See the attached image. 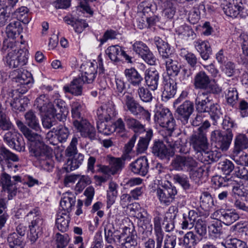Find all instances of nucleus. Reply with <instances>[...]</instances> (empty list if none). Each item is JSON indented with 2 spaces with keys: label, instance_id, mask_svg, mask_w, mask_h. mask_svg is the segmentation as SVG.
<instances>
[{
  "label": "nucleus",
  "instance_id": "obj_1",
  "mask_svg": "<svg viewBox=\"0 0 248 248\" xmlns=\"http://www.w3.org/2000/svg\"><path fill=\"white\" fill-rule=\"evenodd\" d=\"M73 125L80 133L82 137L91 140L97 139L95 128L86 119L83 118V104L78 101L72 102L70 105Z\"/></svg>",
  "mask_w": 248,
  "mask_h": 248
},
{
  "label": "nucleus",
  "instance_id": "obj_2",
  "mask_svg": "<svg viewBox=\"0 0 248 248\" xmlns=\"http://www.w3.org/2000/svg\"><path fill=\"white\" fill-rule=\"evenodd\" d=\"M29 150L31 155L35 157L42 169L48 172L52 170L54 166L52 159V150L43 140L29 146Z\"/></svg>",
  "mask_w": 248,
  "mask_h": 248
},
{
  "label": "nucleus",
  "instance_id": "obj_3",
  "mask_svg": "<svg viewBox=\"0 0 248 248\" xmlns=\"http://www.w3.org/2000/svg\"><path fill=\"white\" fill-rule=\"evenodd\" d=\"M2 49L8 52L5 61L10 67H21L26 64L27 58L26 52L23 49L16 50L13 42L4 41Z\"/></svg>",
  "mask_w": 248,
  "mask_h": 248
},
{
  "label": "nucleus",
  "instance_id": "obj_4",
  "mask_svg": "<svg viewBox=\"0 0 248 248\" xmlns=\"http://www.w3.org/2000/svg\"><path fill=\"white\" fill-rule=\"evenodd\" d=\"M27 217L31 220L29 225L30 232L28 237L33 244L42 234L43 219L40 215V211L37 208L31 210Z\"/></svg>",
  "mask_w": 248,
  "mask_h": 248
},
{
  "label": "nucleus",
  "instance_id": "obj_5",
  "mask_svg": "<svg viewBox=\"0 0 248 248\" xmlns=\"http://www.w3.org/2000/svg\"><path fill=\"white\" fill-rule=\"evenodd\" d=\"M198 162L189 155H176L172 160L170 166L177 171H188L198 167Z\"/></svg>",
  "mask_w": 248,
  "mask_h": 248
},
{
  "label": "nucleus",
  "instance_id": "obj_6",
  "mask_svg": "<svg viewBox=\"0 0 248 248\" xmlns=\"http://www.w3.org/2000/svg\"><path fill=\"white\" fill-rule=\"evenodd\" d=\"M161 220V219L159 216L154 218L155 239L148 237L146 240H143L144 248H162L163 233Z\"/></svg>",
  "mask_w": 248,
  "mask_h": 248
},
{
  "label": "nucleus",
  "instance_id": "obj_7",
  "mask_svg": "<svg viewBox=\"0 0 248 248\" xmlns=\"http://www.w3.org/2000/svg\"><path fill=\"white\" fill-rule=\"evenodd\" d=\"M155 121L164 129H169V133L175 129V120L172 114L167 108L157 111L155 115Z\"/></svg>",
  "mask_w": 248,
  "mask_h": 248
},
{
  "label": "nucleus",
  "instance_id": "obj_8",
  "mask_svg": "<svg viewBox=\"0 0 248 248\" xmlns=\"http://www.w3.org/2000/svg\"><path fill=\"white\" fill-rule=\"evenodd\" d=\"M124 120L128 128L132 129L135 134L132 137L129 142L125 144V151L127 154L130 153L134 146L137 139V133H141L145 131L144 125L138 120L131 117L125 116Z\"/></svg>",
  "mask_w": 248,
  "mask_h": 248
},
{
  "label": "nucleus",
  "instance_id": "obj_9",
  "mask_svg": "<svg viewBox=\"0 0 248 248\" xmlns=\"http://www.w3.org/2000/svg\"><path fill=\"white\" fill-rule=\"evenodd\" d=\"M13 81L16 84L17 87L20 86L22 89L17 88V90L22 93H26L29 88L28 85L32 82V78L31 73L23 68H18L13 72Z\"/></svg>",
  "mask_w": 248,
  "mask_h": 248
},
{
  "label": "nucleus",
  "instance_id": "obj_10",
  "mask_svg": "<svg viewBox=\"0 0 248 248\" xmlns=\"http://www.w3.org/2000/svg\"><path fill=\"white\" fill-rule=\"evenodd\" d=\"M232 137V132L223 134L219 130H215L212 132L211 139L217 149L225 151L229 148Z\"/></svg>",
  "mask_w": 248,
  "mask_h": 248
},
{
  "label": "nucleus",
  "instance_id": "obj_11",
  "mask_svg": "<svg viewBox=\"0 0 248 248\" xmlns=\"http://www.w3.org/2000/svg\"><path fill=\"white\" fill-rule=\"evenodd\" d=\"M194 111V104L190 101L186 100L181 104L176 110V117L182 124L186 125L188 122L190 116Z\"/></svg>",
  "mask_w": 248,
  "mask_h": 248
},
{
  "label": "nucleus",
  "instance_id": "obj_12",
  "mask_svg": "<svg viewBox=\"0 0 248 248\" xmlns=\"http://www.w3.org/2000/svg\"><path fill=\"white\" fill-rule=\"evenodd\" d=\"M177 193L176 187L170 184L165 185L157 189V195L160 202L167 205L172 202Z\"/></svg>",
  "mask_w": 248,
  "mask_h": 248
},
{
  "label": "nucleus",
  "instance_id": "obj_13",
  "mask_svg": "<svg viewBox=\"0 0 248 248\" xmlns=\"http://www.w3.org/2000/svg\"><path fill=\"white\" fill-rule=\"evenodd\" d=\"M190 145L197 152H204L208 148V143L204 132H195L191 137Z\"/></svg>",
  "mask_w": 248,
  "mask_h": 248
},
{
  "label": "nucleus",
  "instance_id": "obj_14",
  "mask_svg": "<svg viewBox=\"0 0 248 248\" xmlns=\"http://www.w3.org/2000/svg\"><path fill=\"white\" fill-rule=\"evenodd\" d=\"M152 152L161 159H170L174 155V151L168 148L162 140H154L152 147Z\"/></svg>",
  "mask_w": 248,
  "mask_h": 248
},
{
  "label": "nucleus",
  "instance_id": "obj_15",
  "mask_svg": "<svg viewBox=\"0 0 248 248\" xmlns=\"http://www.w3.org/2000/svg\"><path fill=\"white\" fill-rule=\"evenodd\" d=\"M149 169L148 160L145 156L140 157L131 162L129 165V169L136 175L145 176Z\"/></svg>",
  "mask_w": 248,
  "mask_h": 248
},
{
  "label": "nucleus",
  "instance_id": "obj_16",
  "mask_svg": "<svg viewBox=\"0 0 248 248\" xmlns=\"http://www.w3.org/2000/svg\"><path fill=\"white\" fill-rule=\"evenodd\" d=\"M212 216L219 219L226 225H230L239 218V216L234 210L220 209L215 212Z\"/></svg>",
  "mask_w": 248,
  "mask_h": 248
},
{
  "label": "nucleus",
  "instance_id": "obj_17",
  "mask_svg": "<svg viewBox=\"0 0 248 248\" xmlns=\"http://www.w3.org/2000/svg\"><path fill=\"white\" fill-rule=\"evenodd\" d=\"M214 180L215 185L218 187L232 186V192L234 194L242 197H245L246 195L245 192L246 188L243 186H239L238 184L235 186V182L232 179L221 177H217L214 178Z\"/></svg>",
  "mask_w": 248,
  "mask_h": 248
},
{
  "label": "nucleus",
  "instance_id": "obj_18",
  "mask_svg": "<svg viewBox=\"0 0 248 248\" xmlns=\"http://www.w3.org/2000/svg\"><path fill=\"white\" fill-rule=\"evenodd\" d=\"M105 53L109 59L114 62H118L124 58L128 62H131V57L127 55L122 47L118 45L111 46L107 48Z\"/></svg>",
  "mask_w": 248,
  "mask_h": 248
},
{
  "label": "nucleus",
  "instance_id": "obj_19",
  "mask_svg": "<svg viewBox=\"0 0 248 248\" xmlns=\"http://www.w3.org/2000/svg\"><path fill=\"white\" fill-rule=\"evenodd\" d=\"M8 193V199L11 200L16 195L17 188L15 183L11 180V176L3 170L0 175V186Z\"/></svg>",
  "mask_w": 248,
  "mask_h": 248
},
{
  "label": "nucleus",
  "instance_id": "obj_20",
  "mask_svg": "<svg viewBox=\"0 0 248 248\" xmlns=\"http://www.w3.org/2000/svg\"><path fill=\"white\" fill-rule=\"evenodd\" d=\"M16 124L21 132L29 140V147L43 140V138L40 135L32 132V130L27 127L20 120H16Z\"/></svg>",
  "mask_w": 248,
  "mask_h": 248
},
{
  "label": "nucleus",
  "instance_id": "obj_21",
  "mask_svg": "<svg viewBox=\"0 0 248 248\" xmlns=\"http://www.w3.org/2000/svg\"><path fill=\"white\" fill-rule=\"evenodd\" d=\"M210 82L209 77L203 71L197 73L193 78V84L194 88L196 90H206Z\"/></svg>",
  "mask_w": 248,
  "mask_h": 248
},
{
  "label": "nucleus",
  "instance_id": "obj_22",
  "mask_svg": "<svg viewBox=\"0 0 248 248\" xmlns=\"http://www.w3.org/2000/svg\"><path fill=\"white\" fill-rule=\"evenodd\" d=\"M208 92H203L199 93L195 99L196 108L198 112H207L209 109V106H210L212 102L207 96Z\"/></svg>",
  "mask_w": 248,
  "mask_h": 248
},
{
  "label": "nucleus",
  "instance_id": "obj_23",
  "mask_svg": "<svg viewBox=\"0 0 248 248\" xmlns=\"http://www.w3.org/2000/svg\"><path fill=\"white\" fill-rule=\"evenodd\" d=\"M154 42L155 45L158 53L164 60L173 55L172 53L170 45L159 37H155Z\"/></svg>",
  "mask_w": 248,
  "mask_h": 248
},
{
  "label": "nucleus",
  "instance_id": "obj_24",
  "mask_svg": "<svg viewBox=\"0 0 248 248\" xmlns=\"http://www.w3.org/2000/svg\"><path fill=\"white\" fill-rule=\"evenodd\" d=\"M176 83L171 78L164 81L163 91L162 93V100L166 102L174 97L177 91Z\"/></svg>",
  "mask_w": 248,
  "mask_h": 248
},
{
  "label": "nucleus",
  "instance_id": "obj_25",
  "mask_svg": "<svg viewBox=\"0 0 248 248\" xmlns=\"http://www.w3.org/2000/svg\"><path fill=\"white\" fill-rule=\"evenodd\" d=\"M125 104L127 109L134 116H137L140 115L141 111H143L142 107L133 96L128 93L125 95Z\"/></svg>",
  "mask_w": 248,
  "mask_h": 248
},
{
  "label": "nucleus",
  "instance_id": "obj_26",
  "mask_svg": "<svg viewBox=\"0 0 248 248\" xmlns=\"http://www.w3.org/2000/svg\"><path fill=\"white\" fill-rule=\"evenodd\" d=\"M124 75L127 81L133 86L141 85L143 78L138 71L134 68L125 69Z\"/></svg>",
  "mask_w": 248,
  "mask_h": 248
},
{
  "label": "nucleus",
  "instance_id": "obj_27",
  "mask_svg": "<svg viewBox=\"0 0 248 248\" xmlns=\"http://www.w3.org/2000/svg\"><path fill=\"white\" fill-rule=\"evenodd\" d=\"M226 3L223 8L225 14L230 17H236L242 8L238 4L237 0H226Z\"/></svg>",
  "mask_w": 248,
  "mask_h": 248
},
{
  "label": "nucleus",
  "instance_id": "obj_28",
  "mask_svg": "<svg viewBox=\"0 0 248 248\" xmlns=\"http://www.w3.org/2000/svg\"><path fill=\"white\" fill-rule=\"evenodd\" d=\"M248 149V138L243 134L236 135L234 140L233 155H238L244 150Z\"/></svg>",
  "mask_w": 248,
  "mask_h": 248
},
{
  "label": "nucleus",
  "instance_id": "obj_29",
  "mask_svg": "<svg viewBox=\"0 0 248 248\" xmlns=\"http://www.w3.org/2000/svg\"><path fill=\"white\" fill-rule=\"evenodd\" d=\"M105 237L106 241L109 244L118 245L121 243V239L124 237V231L121 234L118 232H113L109 225H107L104 228Z\"/></svg>",
  "mask_w": 248,
  "mask_h": 248
},
{
  "label": "nucleus",
  "instance_id": "obj_30",
  "mask_svg": "<svg viewBox=\"0 0 248 248\" xmlns=\"http://www.w3.org/2000/svg\"><path fill=\"white\" fill-rule=\"evenodd\" d=\"M70 221L69 214L65 212H58L56 218V226L57 229L62 232H66L69 228Z\"/></svg>",
  "mask_w": 248,
  "mask_h": 248
},
{
  "label": "nucleus",
  "instance_id": "obj_31",
  "mask_svg": "<svg viewBox=\"0 0 248 248\" xmlns=\"http://www.w3.org/2000/svg\"><path fill=\"white\" fill-rule=\"evenodd\" d=\"M173 55L164 60L168 74L170 76H176L180 72L181 64L173 59Z\"/></svg>",
  "mask_w": 248,
  "mask_h": 248
},
{
  "label": "nucleus",
  "instance_id": "obj_32",
  "mask_svg": "<svg viewBox=\"0 0 248 248\" xmlns=\"http://www.w3.org/2000/svg\"><path fill=\"white\" fill-rule=\"evenodd\" d=\"M84 83L81 78H78L73 79L69 86H64L63 90L65 93H69L74 95H80L82 93Z\"/></svg>",
  "mask_w": 248,
  "mask_h": 248
},
{
  "label": "nucleus",
  "instance_id": "obj_33",
  "mask_svg": "<svg viewBox=\"0 0 248 248\" xmlns=\"http://www.w3.org/2000/svg\"><path fill=\"white\" fill-rule=\"evenodd\" d=\"M23 31L21 22L18 20L10 22L6 27L5 32L9 38L14 39L18 36Z\"/></svg>",
  "mask_w": 248,
  "mask_h": 248
},
{
  "label": "nucleus",
  "instance_id": "obj_34",
  "mask_svg": "<svg viewBox=\"0 0 248 248\" xmlns=\"http://www.w3.org/2000/svg\"><path fill=\"white\" fill-rule=\"evenodd\" d=\"M24 117L25 119V124L30 128L36 132L41 131L39 119L34 112L31 110L28 111L25 113Z\"/></svg>",
  "mask_w": 248,
  "mask_h": 248
},
{
  "label": "nucleus",
  "instance_id": "obj_35",
  "mask_svg": "<svg viewBox=\"0 0 248 248\" xmlns=\"http://www.w3.org/2000/svg\"><path fill=\"white\" fill-rule=\"evenodd\" d=\"M159 78V75L157 71L149 70L146 72L145 80L146 85L152 91L157 89Z\"/></svg>",
  "mask_w": 248,
  "mask_h": 248
},
{
  "label": "nucleus",
  "instance_id": "obj_36",
  "mask_svg": "<svg viewBox=\"0 0 248 248\" xmlns=\"http://www.w3.org/2000/svg\"><path fill=\"white\" fill-rule=\"evenodd\" d=\"M34 106L41 113H49V111H52V104L45 95L38 97L35 100Z\"/></svg>",
  "mask_w": 248,
  "mask_h": 248
},
{
  "label": "nucleus",
  "instance_id": "obj_37",
  "mask_svg": "<svg viewBox=\"0 0 248 248\" xmlns=\"http://www.w3.org/2000/svg\"><path fill=\"white\" fill-rule=\"evenodd\" d=\"M107 160L111 167L112 175L119 173L124 167L125 160L122 158L114 157L110 155H108Z\"/></svg>",
  "mask_w": 248,
  "mask_h": 248
},
{
  "label": "nucleus",
  "instance_id": "obj_38",
  "mask_svg": "<svg viewBox=\"0 0 248 248\" xmlns=\"http://www.w3.org/2000/svg\"><path fill=\"white\" fill-rule=\"evenodd\" d=\"M195 46L204 60H207L211 54L212 50L208 42L198 40L195 42Z\"/></svg>",
  "mask_w": 248,
  "mask_h": 248
},
{
  "label": "nucleus",
  "instance_id": "obj_39",
  "mask_svg": "<svg viewBox=\"0 0 248 248\" xmlns=\"http://www.w3.org/2000/svg\"><path fill=\"white\" fill-rule=\"evenodd\" d=\"M152 137L153 131L151 129H149L146 131V136L144 137L140 138L136 148V151L138 154H141L147 150Z\"/></svg>",
  "mask_w": 248,
  "mask_h": 248
},
{
  "label": "nucleus",
  "instance_id": "obj_40",
  "mask_svg": "<svg viewBox=\"0 0 248 248\" xmlns=\"http://www.w3.org/2000/svg\"><path fill=\"white\" fill-rule=\"evenodd\" d=\"M201 240L193 232H188L183 237V245L186 248H195Z\"/></svg>",
  "mask_w": 248,
  "mask_h": 248
},
{
  "label": "nucleus",
  "instance_id": "obj_41",
  "mask_svg": "<svg viewBox=\"0 0 248 248\" xmlns=\"http://www.w3.org/2000/svg\"><path fill=\"white\" fill-rule=\"evenodd\" d=\"M18 156L7 149L3 145H0V164L4 162L12 161L18 162Z\"/></svg>",
  "mask_w": 248,
  "mask_h": 248
},
{
  "label": "nucleus",
  "instance_id": "obj_42",
  "mask_svg": "<svg viewBox=\"0 0 248 248\" xmlns=\"http://www.w3.org/2000/svg\"><path fill=\"white\" fill-rule=\"evenodd\" d=\"M124 237L123 239L125 240V242L123 245L129 246L133 248H137V236L136 232L134 231L130 232V229L125 227L124 229Z\"/></svg>",
  "mask_w": 248,
  "mask_h": 248
},
{
  "label": "nucleus",
  "instance_id": "obj_43",
  "mask_svg": "<svg viewBox=\"0 0 248 248\" xmlns=\"http://www.w3.org/2000/svg\"><path fill=\"white\" fill-rule=\"evenodd\" d=\"M24 238L18 236L16 232L11 233L7 237V241L10 248H23L25 246Z\"/></svg>",
  "mask_w": 248,
  "mask_h": 248
},
{
  "label": "nucleus",
  "instance_id": "obj_44",
  "mask_svg": "<svg viewBox=\"0 0 248 248\" xmlns=\"http://www.w3.org/2000/svg\"><path fill=\"white\" fill-rule=\"evenodd\" d=\"M84 160V155L78 153L73 155V157L71 159H68L67 163L66 170L67 171L75 170L78 168L81 165Z\"/></svg>",
  "mask_w": 248,
  "mask_h": 248
},
{
  "label": "nucleus",
  "instance_id": "obj_45",
  "mask_svg": "<svg viewBox=\"0 0 248 248\" xmlns=\"http://www.w3.org/2000/svg\"><path fill=\"white\" fill-rule=\"evenodd\" d=\"M209 107V108L207 112L210 115L212 120L214 121L213 124H216V123H217V121L219 120L222 116L220 107L217 103L212 102Z\"/></svg>",
  "mask_w": 248,
  "mask_h": 248
},
{
  "label": "nucleus",
  "instance_id": "obj_46",
  "mask_svg": "<svg viewBox=\"0 0 248 248\" xmlns=\"http://www.w3.org/2000/svg\"><path fill=\"white\" fill-rule=\"evenodd\" d=\"M208 232L211 237L215 238H219L223 233L221 222L218 221H213L208 226Z\"/></svg>",
  "mask_w": 248,
  "mask_h": 248
},
{
  "label": "nucleus",
  "instance_id": "obj_47",
  "mask_svg": "<svg viewBox=\"0 0 248 248\" xmlns=\"http://www.w3.org/2000/svg\"><path fill=\"white\" fill-rule=\"evenodd\" d=\"M214 205V202L211 194L208 192H203L200 197V206L202 208L207 211Z\"/></svg>",
  "mask_w": 248,
  "mask_h": 248
},
{
  "label": "nucleus",
  "instance_id": "obj_48",
  "mask_svg": "<svg viewBox=\"0 0 248 248\" xmlns=\"http://www.w3.org/2000/svg\"><path fill=\"white\" fill-rule=\"evenodd\" d=\"M118 185L115 182H110L109 183L108 189L107 190L108 204L112 205L115 202L118 195Z\"/></svg>",
  "mask_w": 248,
  "mask_h": 248
},
{
  "label": "nucleus",
  "instance_id": "obj_49",
  "mask_svg": "<svg viewBox=\"0 0 248 248\" xmlns=\"http://www.w3.org/2000/svg\"><path fill=\"white\" fill-rule=\"evenodd\" d=\"M29 10L25 6H21L17 9L13 13L17 18L16 20L22 22L24 24H27L29 22L28 15Z\"/></svg>",
  "mask_w": 248,
  "mask_h": 248
},
{
  "label": "nucleus",
  "instance_id": "obj_50",
  "mask_svg": "<svg viewBox=\"0 0 248 248\" xmlns=\"http://www.w3.org/2000/svg\"><path fill=\"white\" fill-rule=\"evenodd\" d=\"M163 237L162 248H176L177 237L176 235L167 234L164 236V232L162 230Z\"/></svg>",
  "mask_w": 248,
  "mask_h": 248
},
{
  "label": "nucleus",
  "instance_id": "obj_51",
  "mask_svg": "<svg viewBox=\"0 0 248 248\" xmlns=\"http://www.w3.org/2000/svg\"><path fill=\"white\" fill-rule=\"evenodd\" d=\"M140 227L142 230L141 231L142 233L140 235V239L142 241L146 240V239L152 233L153 227L151 219L145 220V222H142Z\"/></svg>",
  "mask_w": 248,
  "mask_h": 248
},
{
  "label": "nucleus",
  "instance_id": "obj_52",
  "mask_svg": "<svg viewBox=\"0 0 248 248\" xmlns=\"http://www.w3.org/2000/svg\"><path fill=\"white\" fill-rule=\"evenodd\" d=\"M76 199L73 197H64L60 202V206L63 211L61 212L69 214L72 210V207L75 205Z\"/></svg>",
  "mask_w": 248,
  "mask_h": 248
},
{
  "label": "nucleus",
  "instance_id": "obj_53",
  "mask_svg": "<svg viewBox=\"0 0 248 248\" xmlns=\"http://www.w3.org/2000/svg\"><path fill=\"white\" fill-rule=\"evenodd\" d=\"M28 102L29 100L26 97L15 98L10 104L13 109L22 111L25 110Z\"/></svg>",
  "mask_w": 248,
  "mask_h": 248
},
{
  "label": "nucleus",
  "instance_id": "obj_54",
  "mask_svg": "<svg viewBox=\"0 0 248 248\" xmlns=\"http://www.w3.org/2000/svg\"><path fill=\"white\" fill-rule=\"evenodd\" d=\"M223 245L226 248H248L246 243L235 238L227 239Z\"/></svg>",
  "mask_w": 248,
  "mask_h": 248
},
{
  "label": "nucleus",
  "instance_id": "obj_55",
  "mask_svg": "<svg viewBox=\"0 0 248 248\" xmlns=\"http://www.w3.org/2000/svg\"><path fill=\"white\" fill-rule=\"evenodd\" d=\"M137 93L140 100L144 102H150L153 99V95L150 91L143 86H138Z\"/></svg>",
  "mask_w": 248,
  "mask_h": 248
},
{
  "label": "nucleus",
  "instance_id": "obj_56",
  "mask_svg": "<svg viewBox=\"0 0 248 248\" xmlns=\"http://www.w3.org/2000/svg\"><path fill=\"white\" fill-rule=\"evenodd\" d=\"M180 55L186 61L191 67L195 66L197 63V59L193 53L188 52L185 49H181Z\"/></svg>",
  "mask_w": 248,
  "mask_h": 248
},
{
  "label": "nucleus",
  "instance_id": "obj_57",
  "mask_svg": "<svg viewBox=\"0 0 248 248\" xmlns=\"http://www.w3.org/2000/svg\"><path fill=\"white\" fill-rule=\"evenodd\" d=\"M195 232L199 235L200 238L204 236L207 232V227L205 222L202 219H198L194 226Z\"/></svg>",
  "mask_w": 248,
  "mask_h": 248
},
{
  "label": "nucleus",
  "instance_id": "obj_58",
  "mask_svg": "<svg viewBox=\"0 0 248 248\" xmlns=\"http://www.w3.org/2000/svg\"><path fill=\"white\" fill-rule=\"evenodd\" d=\"M166 130L165 136H164V141L168 144L170 148L169 149L174 151V149L179 148L180 145V141L179 140L174 141L171 138L172 133L174 131H172L171 133H169V129H165Z\"/></svg>",
  "mask_w": 248,
  "mask_h": 248
},
{
  "label": "nucleus",
  "instance_id": "obj_59",
  "mask_svg": "<svg viewBox=\"0 0 248 248\" xmlns=\"http://www.w3.org/2000/svg\"><path fill=\"white\" fill-rule=\"evenodd\" d=\"M166 130L165 136H164V141L168 144L170 148L169 149L174 151V149L179 148L180 145V141L179 140L174 141L171 138L172 133L174 131H172L171 133H169V129H165Z\"/></svg>",
  "mask_w": 248,
  "mask_h": 248
},
{
  "label": "nucleus",
  "instance_id": "obj_60",
  "mask_svg": "<svg viewBox=\"0 0 248 248\" xmlns=\"http://www.w3.org/2000/svg\"><path fill=\"white\" fill-rule=\"evenodd\" d=\"M174 181L179 184L184 189H188L190 185L188 177L185 175L175 174L173 176Z\"/></svg>",
  "mask_w": 248,
  "mask_h": 248
},
{
  "label": "nucleus",
  "instance_id": "obj_61",
  "mask_svg": "<svg viewBox=\"0 0 248 248\" xmlns=\"http://www.w3.org/2000/svg\"><path fill=\"white\" fill-rule=\"evenodd\" d=\"M78 142V139L76 137H74L65 150L66 155L67 156L71 157L76 154H78V150L77 145Z\"/></svg>",
  "mask_w": 248,
  "mask_h": 248
},
{
  "label": "nucleus",
  "instance_id": "obj_62",
  "mask_svg": "<svg viewBox=\"0 0 248 248\" xmlns=\"http://www.w3.org/2000/svg\"><path fill=\"white\" fill-rule=\"evenodd\" d=\"M189 176L191 179L197 182L202 177L204 172V168L202 166L193 168L192 170H189Z\"/></svg>",
  "mask_w": 248,
  "mask_h": 248
},
{
  "label": "nucleus",
  "instance_id": "obj_63",
  "mask_svg": "<svg viewBox=\"0 0 248 248\" xmlns=\"http://www.w3.org/2000/svg\"><path fill=\"white\" fill-rule=\"evenodd\" d=\"M132 46L133 50L140 57L149 49L148 46L141 41H136Z\"/></svg>",
  "mask_w": 248,
  "mask_h": 248
},
{
  "label": "nucleus",
  "instance_id": "obj_64",
  "mask_svg": "<svg viewBox=\"0 0 248 248\" xmlns=\"http://www.w3.org/2000/svg\"><path fill=\"white\" fill-rule=\"evenodd\" d=\"M56 244L57 248H64L69 241V236L67 234L62 235L59 233L56 234Z\"/></svg>",
  "mask_w": 248,
  "mask_h": 248
}]
</instances>
